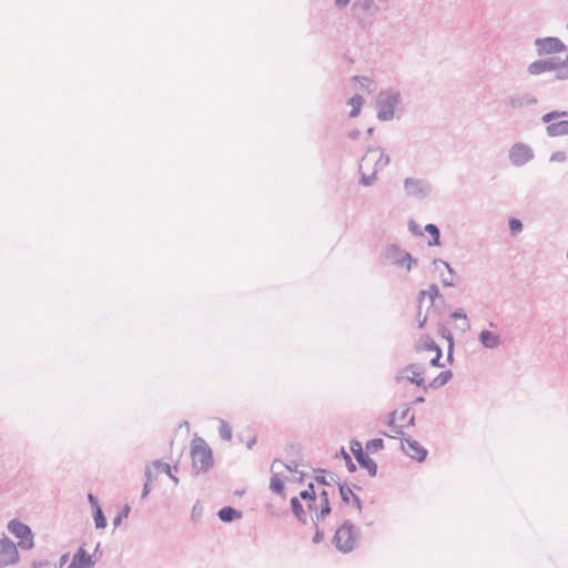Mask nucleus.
<instances>
[{"mask_svg": "<svg viewBox=\"0 0 568 568\" xmlns=\"http://www.w3.org/2000/svg\"><path fill=\"white\" fill-rule=\"evenodd\" d=\"M69 561V554H63L59 561L54 565L55 568H62Z\"/></svg>", "mask_w": 568, "mask_h": 568, "instance_id": "obj_47", "label": "nucleus"}, {"mask_svg": "<svg viewBox=\"0 0 568 568\" xmlns=\"http://www.w3.org/2000/svg\"><path fill=\"white\" fill-rule=\"evenodd\" d=\"M149 494H150V486H149V483H145L143 486V489H142L141 497L145 498Z\"/></svg>", "mask_w": 568, "mask_h": 568, "instance_id": "obj_56", "label": "nucleus"}, {"mask_svg": "<svg viewBox=\"0 0 568 568\" xmlns=\"http://www.w3.org/2000/svg\"><path fill=\"white\" fill-rule=\"evenodd\" d=\"M440 357H442V351H440V349H437V352H435V357H433V358L430 359V364H432L433 366H437V365H438V361L440 359Z\"/></svg>", "mask_w": 568, "mask_h": 568, "instance_id": "obj_50", "label": "nucleus"}, {"mask_svg": "<svg viewBox=\"0 0 568 568\" xmlns=\"http://www.w3.org/2000/svg\"><path fill=\"white\" fill-rule=\"evenodd\" d=\"M348 103L351 104L352 106V110L349 112V116L351 118H356L359 112H361V109L363 106V103H364V98L359 94H354L349 100H348Z\"/></svg>", "mask_w": 568, "mask_h": 568, "instance_id": "obj_24", "label": "nucleus"}, {"mask_svg": "<svg viewBox=\"0 0 568 568\" xmlns=\"http://www.w3.org/2000/svg\"><path fill=\"white\" fill-rule=\"evenodd\" d=\"M331 506L329 503H322L321 510L315 514V517L313 518L314 525L317 527L318 523L323 520L327 515L331 514Z\"/></svg>", "mask_w": 568, "mask_h": 568, "instance_id": "obj_32", "label": "nucleus"}, {"mask_svg": "<svg viewBox=\"0 0 568 568\" xmlns=\"http://www.w3.org/2000/svg\"><path fill=\"white\" fill-rule=\"evenodd\" d=\"M425 231L432 236V241L429 242V245H440V232L439 229L435 224H427L425 226Z\"/></svg>", "mask_w": 568, "mask_h": 568, "instance_id": "obj_30", "label": "nucleus"}, {"mask_svg": "<svg viewBox=\"0 0 568 568\" xmlns=\"http://www.w3.org/2000/svg\"><path fill=\"white\" fill-rule=\"evenodd\" d=\"M535 47L539 55L559 53L566 50V44L556 37L538 38L535 40Z\"/></svg>", "mask_w": 568, "mask_h": 568, "instance_id": "obj_12", "label": "nucleus"}, {"mask_svg": "<svg viewBox=\"0 0 568 568\" xmlns=\"http://www.w3.org/2000/svg\"><path fill=\"white\" fill-rule=\"evenodd\" d=\"M153 467L159 471H162L165 475H168L173 480L174 484L179 483V478L172 474V467L170 466V464L161 460H155L153 462Z\"/></svg>", "mask_w": 568, "mask_h": 568, "instance_id": "obj_28", "label": "nucleus"}, {"mask_svg": "<svg viewBox=\"0 0 568 568\" xmlns=\"http://www.w3.org/2000/svg\"><path fill=\"white\" fill-rule=\"evenodd\" d=\"M408 412H409V407H405L402 410H398L397 419L398 420H404L406 418Z\"/></svg>", "mask_w": 568, "mask_h": 568, "instance_id": "obj_49", "label": "nucleus"}, {"mask_svg": "<svg viewBox=\"0 0 568 568\" xmlns=\"http://www.w3.org/2000/svg\"><path fill=\"white\" fill-rule=\"evenodd\" d=\"M349 449H351V452H352V454L354 455L355 458L358 456V454H363L364 453L362 444L357 439H352L351 440Z\"/></svg>", "mask_w": 568, "mask_h": 568, "instance_id": "obj_37", "label": "nucleus"}, {"mask_svg": "<svg viewBox=\"0 0 568 568\" xmlns=\"http://www.w3.org/2000/svg\"><path fill=\"white\" fill-rule=\"evenodd\" d=\"M8 530L20 539L19 546L22 549H31L33 544V534L30 527L18 519H12L8 523Z\"/></svg>", "mask_w": 568, "mask_h": 568, "instance_id": "obj_9", "label": "nucleus"}, {"mask_svg": "<svg viewBox=\"0 0 568 568\" xmlns=\"http://www.w3.org/2000/svg\"><path fill=\"white\" fill-rule=\"evenodd\" d=\"M372 6H373V0H357L354 3L353 8L354 9L361 8L364 11H367L372 8Z\"/></svg>", "mask_w": 568, "mask_h": 568, "instance_id": "obj_41", "label": "nucleus"}, {"mask_svg": "<svg viewBox=\"0 0 568 568\" xmlns=\"http://www.w3.org/2000/svg\"><path fill=\"white\" fill-rule=\"evenodd\" d=\"M19 561V551L16 544L7 536L0 539V568L16 565Z\"/></svg>", "mask_w": 568, "mask_h": 568, "instance_id": "obj_11", "label": "nucleus"}, {"mask_svg": "<svg viewBox=\"0 0 568 568\" xmlns=\"http://www.w3.org/2000/svg\"><path fill=\"white\" fill-rule=\"evenodd\" d=\"M270 489L277 494L283 496L284 495V484L278 473L272 471V477L270 481Z\"/></svg>", "mask_w": 568, "mask_h": 568, "instance_id": "obj_23", "label": "nucleus"}, {"mask_svg": "<svg viewBox=\"0 0 568 568\" xmlns=\"http://www.w3.org/2000/svg\"><path fill=\"white\" fill-rule=\"evenodd\" d=\"M256 444V437H253L247 444V448L251 449Z\"/></svg>", "mask_w": 568, "mask_h": 568, "instance_id": "obj_61", "label": "nucleus"}, {"mask_svg": "<svg viewBox=\"0 0 568 568\" xmlns=\"http://www.w3.org/2000/svg\"><path fill=\"white\" fill-rule=\"evenodd\" d=\"M50 565L48 559L33 560L32 568H43Z\"/></svg>", "mask_w": 568, "mask_h": 568, "instance_id": "obj_44", "label": "nucleus"}, {"mask_svg": "<svg viewBox=\"0 0 568 568\" xmlns=\"http://www.w3.org/2000/svg\"><path fill=\"white\" fill-rule=\"evenodd\" d=\"M554 69H556L555 57L534 61L527 67V71L530 75H539L548 71H554Z\"/></svg>", "mask_w": 568, "mask_h": 568, "instance_id": "obj_16", "label": "nucleus"}, {"mask_svg": "<svg viewBox=\"0 0 568 568\" xmlns=\"http://www.w3.org/2000/svg\"><path fill=\"white\" fill-rule=\"evenodd\" d=\"M402 449L408 457L419 463L427 456V450L413 438H403Z\"/></svg>", "mask_w": 568, "mask_h": 568, "instance_id": "obj_13", "label": "nucleus"}, {"mask_svg": "<svg viewBox=\"0 0 568 568\" xmlns=\"http://www.w3.org/2000/svg\"><path fill=\"white\" fill-rule=\"evenodd\" d=\"M144 475H145L146 480H148L146 483L152 481V480L155 478V477L153 476L152 470H151V468H150V467H146V468H145Z\"/></svg>", "mask_w": 568, "mask_h": 568, "instance_id": "obj_55", "label": "nucleus"}, {"mask_svg": "<svg viewBox=\"0 0 568 568\" xmlns=\"http://www.w3.org/2000/svg\"><path fill=\"white\" fill-rule=\"evenodd\" d=\"M341 454H342V457L345 459V462L347 460V457H351L344 448L341 449Z\"/></svg>", "mask_w": 568, "mask_h": 568, "instance_id": "obj_63", "label": "nucleus"}, {"mask_svg": "<svg viewBox=\"0 0 568 568\" xmlns=\"http://www.w3.org/2000/svg\"><path fill=\"white\" fill-rule=\"evenodd\" d=\"M538 102L537 98L529 92L516 93L507 98L506 104L511 109H521L535 105Z\"/></svg>", "mask_w": 568, "mask_h": 568, "instance_id": "obj_14", "label": "nucleus"}, {"mask_svg": "<svg viewBox=\"0 0 568 568\" xmlns=\"http://www.w3.org/2000/svg\"><path fill=\"white\" fill-rule=\"evenodd\" d=\"M278 465L283 466L288 471H296L297 467H298V465L295 462H292L290 464H284L281 459H274V462L272 463V466H271V471H273L275 469V467Z\"/></svg>", "mask_w": 568, "mask_h": 568, "instance_id": "obj_36", "label": "nucleus"}, {"mask_svg": "<svg viewBox=\"0 0 568 568\" xmlns=\"http://www.w3.org/2000/svg\"><path fill=\"white\" fill-rule=\"evenodd\" d=\"M291 507H292V511L293 514L296 516V518L302 523V524H305L306 523V514L303 509V506L302 504L300 503L298 498L297 497H293L291 499Z\"/></svg>", "mask_w": 568, "mask_h": 568, "instance_id": "obj_25", "label": "nucleus"}, {"mask_svg": "<svg viewBox=\"0 0 568 568\" xmlns=\"http://www.w3.org/2000/svg\"><path fill=\"white\" fill-rule=\"evenodd\" d=\"M366 450L369 453H376L384 448V440L382 438H374L366 443Z\"/></svg>", "mask_w": 568, "mask_h": 568, "instance_id": "obj_33", "label": "nucleus"}, {"mask_svg": "<svg viewBox=\"0 0 568 568\" xmlns=\"http://www.w3.org/2000/svg\"><path fill=\"white\" fill-rule=\"evenodd\" d=\"M320 498H321L322 503H329V501H328V494H327V491H326V490H322V491L320 493Z\"/></svg>", "mask_w": 568, "mask_h": 568, "instance_id": "obj_57", "label": "nucleus"}, {"mask_svg": "<svg viewBox=\"0 0 568 568\" xmlns=\"http://www.w3.org/2000/svg\"><path fill=\"white\" fill-rule=\"evenodd\" d=\"M217 516L219 518L224 521V523H231L233 521L235 518H241L242 517V513L227 506V507H223L219 510L217 513Z\"/></svg>", "mask_w": 568, "mask_h": 568, "instance_id": "obj_20", "label": "nucleus"}, {"mask_svg": "<svg viewBox=\"0 0 568 568\" xmlns=\"http://www.w3.org/2000/svg\"><path fill=\"white\" fill-rule=\"evenodd\" d=\"M219 435L225 442H230L232 439V428L223 419H220Z\"/></svg>", "mask_w": 568, "mask_h": 568, "instance_id": "obj_31", "label": "nucleus"}, {"mask_svg": "<svg viewBox=\"0 0 568 568\" xmlns=\"http://www.w3.org/2000/svg\"><path fill=\"white\" fill-rule=\"evenodd\" d=\"M315 480L321 485H328V481L326 480L325 476H316Z\"/></svg>", "mask_w": 568, "mask_h": 568, "instance_id": "obj_59", "label": "nucleus"}, {"mask_svg": "<svg viewBox=\"0 0 568 568\" xmlns=\"http://www.w3.org/2000/svg\"><path fill=\"white\" fill-rule=\"evenodd\" d=\"M567 160V154L564 151H556L550 155V162H565Z\"/></svg>", "mask_w": 568, "mask_h": 568, "instance_id": "obj_40", "label": "nucleus"}, {"mask_svg": "<svg viewBox=\"0 0 568 568\" xmlns=\"http://www.w3.org/2000/svg\"><path fill=\"white\" fill-rule=\"evenodd\" d=\"M554 71L556 72L555 78L557 80L568 79V58L564 61L556 58V69H554Z\"/></svg>", "mask_w": 568, "mask_h": 568, "instance_id": "obj_22", "label": "nucleus"}, {"mask_svg": "<svg viewBox=\"0 0 568 568\" xmlns=\"http://www.w3.org/2000/svg\"><path fill=\"white\" fill-rule=\"evenodd\" d=\"M359 535L361 531L356 526L349 521H345L337 528L333 541L339 551L347 554L354 549Z\"/></svg>", "mask_w": 568, "mask_h": 568, "instance_id": "obj_3", "label": "nucleus"}, {"mask_svg": "<svg viewBox=\"0 0 568 568\" xmlns=\"http://www.w3.org/2000/svg\"><path fill=\"white\" fill-rule=\"evenodd\" d=\"M361 172V184L364 186H371L376 181L377 172H374L372 168H362L359 165Z\"/></svg>", "mask_w": 568, "mask_h": 568, "instance_id": "obj_21", "label": "nucleus"}, {"mask_svg": "<svg viewBox=\"0 0 568 568\" xmlns=\"http://www.w3.org/2000/svg\"><path fill=\"white\" fill-rule=\"evenodd\" d=\"M403 94L399 89L390 87L381 90L376 95V118L388 122L403 111Z\"/></svg>", "mask_w": 568, "mask_h": 568, "instance_id": "obj_1", "label": "nucleus"}, {"mask_svg": "<svg viewBox=\"0 0 568 568\" xmlns=\"http://www.w3.org/2000/svg\"><path fill=\"white\" fill-rule=\"evenodd\" d=\"M351 0H335V6L338 8V9H342V8H345L349 4Z\"/></svg>", "mask_w": 568, "mask_h": 568, "instance_id": "obj_54", "label": "nucleus"}, {"mask_svg": "<svg viewBox=\"0 0 568 568\" xmlns=\"http://www.w3.org/2000/svg\"><path fill=\"white\" fill-rule=\"evenodd\" d=\"M478 339L484 347L489 349L497 348L501 344L500 336L497 333L486 329L479 333Z\"/></svg>", "mask_w": 568, "mask_h": 568, "instance_id": "obj_17", "label": "nucleus"}, {"mask_svg": "<svg viewBox=\"0 0 568 568\" xmlns=\"http://www.w3.org/2000/svg\"><path fill=\"white\" fill-rule=\"evenodd\" d=\"M408 229L414 234H420L417 224L414 221H409Z\"/></svg>", "mask_w": 568, "mask_h": 568, "instance_id": "obj_52", "label": "nucleus"}, {"mask_svg": "<svg viewBox=\"0 0 568 568\" xmlns=\"http://www.w3.org/2000/svg\"><path fill=\"white\" fill-rule=\"evenodd\" d=\"M338 489L342 500L348 504L353 495H355L352 488H349L346 484L338 483Z\"/></svg>", "mask_w": 568, "mask_h": 568, "instance_id": "obj_34", "label": "nucleus"}, {"mask_svg": "<svg viewBox=\"0 0 568 568\" xmlns=\"http://www.w3.org/2000/svg\"><path fill=\"white\" fill-rule=\"evenodd\" d=\"M384 260L397 267H404L406 271H410L413 265H416L417 261L406 251L402 250L395 244L388 245L384 253Z\"/></svg>", "mask_w": 568, "mask_h": 568, "instance_id": "obj_6", "label": "nucleus"}, {"mask_svg": "<svg viewBox=\"0 0 568 568\" xmlns=\"http://www.w3.org/2000/svg\"><path fill=\"white\" fill-rule=\"evenodd\" d=\"M404 191L407 197L422 201L433 193V185L424 179L406 178L404 180Z\"/></svg>", "mask_w": 568, "mask_h": 568, "instance_id": "obj_7", "label": "nucleus"}, {"mask_svg": "<svg viewBox=\"0 0 568 568\" xmlns=\"http://www.w3.org/2000/svg\"><path fill=\"white\" fill-rule=\"evenodd\" d=\"M534 158L532 148L524 142H517L509 149L508 159L514 166H524Z\"/></svg>", "mask_w": 568, "mask_h": 568, "instance_id": "obj_10", "label": "nucleus"}, {"mask_svg": "<svg viewBox=\"0 0 568 568\" xmlns=\"http://www.w3.org/2000/svg\"><path fill=\"white\" fill-rule=\"evenodd\" d=\"M300 497L303 499V500H307L308 501V508L312 510L313 507H314V504L316 501V495H315V490H314V485L311 483L308 484V487L307 489L305 490H302L300 493Z\"/></svg>", "mask_w": 568, "mask_h": 568, "instance_id": "obj_26", "label": "nucleus"}, {"mask_svg": "<svg viewBox=\"0 0 568 568\" xmlns=\"http://www.w3.org/2000/svg\"><path fill=\"white\" fill-rule=\"evenodd\" d=\"M88 500L94 510L97 509V506H100L97 496L93 494L88 495Z\"/></svg>", "mask_w": 568, "mask_h": 568, "instance_id": "obj_48", "label": "nucleus"}, {"mask_svg": "<svg viewBox=\"0 0 568 568\" xmlns=\"http://www.w3.org/2000/svg\"><path fill=\"white\" fill-rule=\"evenodd\" d=\"M428 296L430 300V305L434 304L435 298L439 296V290L436 284H432L427 290L419 292V302L425 297Z\"/></svg>", "mask_w": 568, "mask_h": 568, "instance_id": "obj_29", "label": "nucleus"}, {"mask_svg": "<svg viewBox=\"0 0 568 568\" xmlns=\"http://www.w3.org/2000/svg\"><path fill=\"white\" fill-rule=\"evenodd\" d=\"M361 467L365 468L369 476L375 477L377 474V464L368 457V455L364 452L363 454H358L355 458Z\"/></svg>", "mask_w": 568, "mask_h": 568, "instance_id": "obj_19", "label": "nucleus"}, {"mask_svg": "<svg viewBox=\"0 0 568 568\" xmlns=\"http://www.w3.org/2000/svg\"><path fill=\"white\" fill-rule=\"evenodd\" d=\"M453 318H464L466 320V315L462 311H456L452 314Z\"/></svg>", "mask_w": 568, "mask_h": 568, "instance_id": "obj_58", "label": "nucleus"}, {"mask_svg": "<svg viewBox=\"0 0 568 568\" xmlns=\"http://www.w3.org/2000/svg\"><path fill=\"white\" fill-rule=\"evenodd\" d=\"M397 414H398V410L395 409L393 410L389 416H388V420L386 422V424L390 427H395V420L397 419Z\"/></svg>", "mask_w": 568, "mask_h": 568, "instance_id": "obj_46", "label": "nucleus"}, {"mask_svg": "<svg viewBox=\"0 0 568 568\" xmlns=\"http://www.w3.org/2000/svg\"><path fill=\"white\" fill-rule=\"evenodd\" d=\"M568 116L567 111H551L541 116L544 123H548L546 126V133L549 138H558L568 135V120L557 121L559 118Z\"/></svg>", "mask_w": 568, "mask_h": 568, "instance_id": "obj_5", "label": "nucleus"}, {"mask_svg": "<svg viewBox=\"0 0 568 568\" xmlns=\"http://www.w3.org/2000/svg\"><path fill=\"white\" fill-rule=\"evenodd\" d=\"M323 538H324V532L317 526L315 535L313 536V542L314 544H320L323 540Z\"/></svg>", "mask_w": 568, "mask_h": 568, "instance_id": "obj_45", "label": "nucleus"}, {"mask_svg": "<svg viewBox=\"0 0 568 568\" xmlns=\"http://www.w3.org/2000/svg\"><path fill=\"white\" fill-rule=\"evenodd\" d=\"M392 428H393V434L392 435H388L386 433H383V435L388 436L390 438H397V437L404 435L402 426H395V427H392Z\"/></svg>", "mask_w": 568, "mask_h": 568, "instance_id": "obj_43", "label": "nucleus"}, {"mask_svg": "<svg viewBox=\"0 0 568 568\" xmlns=\"http://www.w3.org/2000/svg\"><path fill=\"white\" fill-rule=\"evenodd\" d=\"M359 134H361V133H359V131H358V130H353V131H351V132L348 133V136H349L352 140H356V139H358Z\"/></svg>", "mask_w": 568, "mask_h": 568, "instance_id": "obj_60", "label": "nucleus"}, {"mask_svg": "<svg viewBox=\"0 0 568 568\" xmlns=\"http://www.w3.org/2000/svg\"><path fill=\"white\" fill-rule=\"evenodd\" d=\"M390 162L388 154L384 153L379 148H368L366 153L361 160V166L367 168L369 163H373L372 169L374 172L384 170Z\"/></svg>", "mask_w": 568, "mask_h": 568, "instance_id": "obj_8", "label": "nucleus"}, {"mask_svg": "<svg viewBox=\"0 0 568 568\" xmlns=\"http://www.w3.org/2000/svg\"><path fill=\"white\" fill-rule=\"evenodd\" d=\"M130 513V506L125 505L121 513H119L115 518L113 519V525L116 527L121 524L123 518H126Z\"/></svg>", "mask_w": 568, "mask_h": 568, "instance_id": "obj_38", "label": "nucleus"}, {"mask_svg": "<svg viewBox=\"0 0 568 568\" xmlns=\"http://www.w3.org/2000/svg\"><path fill=\"white\" fill-rule=\"evenodd\" d=\"M452 378V373L449 371L440 372L428 386L433 388L443 387L449 379Z\"/></svg>", "mask_w": 568, "mask_h": 568, "instance_id": "obj_27", "label": "nucleus"}, {"mask_svg": "<svg viewBox=\"0 0 568 568\" xmlns=\"http://www.w3.org/2000/svg\"><path fill=\"white\" fill-rule=\"evenodd\" d=\"M424 346H425V348L433 351V352H437V349H440L438 347V345L429 337L425 338Z\"/></svg>", "mask_w": 568, "mask_h": 568, "instance_id": "obj_42", "label": "nucleus"}, {"mask_svg": "<svg viewBox=\"0 0 568 568\" xmlns=\"http://www.w3.org/2000/svg\"><path fill=\"white\" fill-rule=\"evenodd\" d=\"M355 79H356V80H358V81H361V84H362V85H364V83H363V82H371V81H369V79H367V78H365V77H362V78L356 77Z\"/></svg>", "mask_w": 568, "mask_h": 568, "instance_id": "obj_64", "label": "nucleus"}, {"mask_svg": "<svg viewBox=\"0 0 568 568\" xmlns=\"http://www.w3.org/2000/svg\"><path fill=\"white\" fill-rule=\"evenodd\" d=\"M192 465L195 471L206 473L213 466V453L203 438H195L191 446Z\"/></svg>", "mask_w": 568, "mask_h": 568, "instance_id": "obj_2", "label": "nucleus"}, {"mask_svg": "<svg viewBox=\"0 0 568 568\" xmlns=\"http://www.w3.org/2000/svg\"><path fill=\"white\" fill-rule=\"evenodd\" d=\"M509 229L513 234L519 233L523 230V223L518 219H510Z\"/></svg>", "mask_w": 568, "mask_h": 568, "instance_id": "obj_39", "label": "nucleus"}, {"mask_svg": "<svg viewBox=\"0 0 568 568\" xmlns=\"http://www.w3.org/2000/svg\"><path fill=\"white\" fill-rule=\"evenodd\" d=\"M97 559L89 555L83 547H80L73 555L68 568H93Z\"/></svg>", "mask_w": 568, "mask_h": 568, "instance_id": "obj_15", "label": "nucleus"}, {"mask_svg": "<svg viewBox=\"0 0 568 568\" xmlns=\"http://www.w3.org/2000/svg\"><path fill=\"white\" fill-rule=\"evenodd\" d=\"M426 323V317L418 318V328H423Z\"/></svg>", "mask_w": 568, "mask_h": 568, "instance_id": "obj_62", "label": "nucleus"}, {"mask_svg": "<svg viewBox=\"0 0 568 568\" xmlns=\"http://www.w3.org/2000/svg\"><path fill=\"white\" fill-rule=\"evenodd\" d=\"M93 518H94V523H95V527L97 528H105L106 526V519L103 515V511L101 509L100 506H97V509L94 510V514H93Z\"/></svg>", "mask_w": 568, "mask_h": 568, "instance_id": "obj_35", "label": "nucleus"}, {"mask_svg": "<svg viewBox=\"0 0 568 568\" xmlns=\"http://www.w3.org/2000/svg\"><path fill=\"white\" fill-rule=\"evenodd\" d=\"M434 265L436 267H438L439 265H442L443 267H445L447 270V275L445 274H440V278H442V283L444 286H447V287H452L454 286V276H455V271L453 270V267L450 266L449 263L440 260V258H436L434 260Z\"/></svg>", "mask_w": 568, "mask_h": 568, "instance_id": "obj_18", "label": "nucleus"}, {"mask_svg": "<svg viewBox=\"0 0 568 568\" xmlns=\"http://www.w3.org/2000/svg\"><path fill=\"white\" fill-rule=\"evenodd\" d=\"M346 467L349 473L356 471V465L352 462L351 457H347Z\"/></svg>", "mask_w": 568, "mask_h": 568, "instance_id": "obj_51", "label": "nucleus"}, {"mask_svg": "<svg viewBox=\"0 0 568 568\" xmlns=\"http://www.w3.org/2000/svg\"><path fill=\"white\" fill-rule=\"evenodd\" d=\"M397 387H423L426 389L424 369L420 365L412 364L400 369L395 376Z\"/></svg>", "mask_w": 568, "mask_h": 568, "instance_id": "obj_4", "label": "nucleus"}, {"mask_svg": "<svg viewBox=\"0 0 568 568\" xmlns=\"http://www.w3.org/2000/svg\"><path fill=\"white\" fill-rule=\"evenodd\" d=\"M352 501L358 510L362 509V500L357 495H353Z\"/></svg>", "mask_w": 568, "mask_h": 568, "instance_id": "obj_53", "label": "nucleus"}]
</instances>
